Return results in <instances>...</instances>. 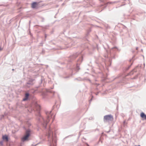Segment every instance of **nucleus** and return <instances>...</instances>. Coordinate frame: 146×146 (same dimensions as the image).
<instances>
[{"mask_svg":"<svg viewBox=\"0 0 146 146\" xmlns=\"http://www.w3.org/2000/svg\"><path fill=\"white\" fill-rule=\"evenodd\" d=\"M49 146H55L57 141L56 137L53 130L50 127L48 132L47 134Z\"/></svg>","mask_w":146,"mask_h":146,"instance_id":"f257e3e1","label":"nucleus"},{"mask_svg":"<svg viewBox=\"0 0 146 146\" xmlns=\"http://www.w3.org/2000/svg\"><path fill=\"white\" fill-rule=\"evenodd\" d=\"M51 112L52 111H51L46 112V114L47 115V119L46 120H45L43 117L41 116L40 114H38V121L39 122H41L42 123L45 128H46V125L49 121L50 117H52Z\"/></svg>","mask_w":146,"mask_h":146,"instance_id":"f03ea898","label":"nucleus"},{"mask_svg":"<svg viewBox=\"0 0 146 146\" xmlns=\"http://www.w3.org/2000/svg\"><path fill=\"white\" fill-rule=\"evenodd\" d=\"M30 131L29 129L26 130L25 135L22 138V141H26L30 135Z\"/></svg>","mask_w":146,"mask_h":146,"instance_id":"7ed1b4c3","label":"nucleus"},{"mask_svg":"<svg viewBox=\"0 0 146 146\" xmlns=\"http://www.w3.org/2000/svg\"><path fill=\"white\" fill-rule=\"evenodd\" d=\"M113 119L112 116L111 115H106L104 117V122L108 121H112Z\"/></svg>","mask_w":146,"mask_h":146,"instance_id":"20e7f679","label":"nucleus"},{"mask_svg":"<svg viewBox=\"0 0 146 146\" xmlns=\"http://www.w3.org/2000/svg\"><path fill=\"white\" fill-rule=\"evenodd\" d=\"M2 139L3 140H5L6 141H8V138L6 135H3Z\"/></svg>","mask_w":146,"mask_h":146,"instance_id":"39448f33","label":"nucleus"},{"mask_svg":"<svg viewBox=\"0 0 146 146\" xmlns=\"http://www.w3.org/2000/svg\"><path fill=\"white\" fill-rule=\"evenodd\" d=\"M37 3L36 2H34L32 4L31 7L32 8H34L36 7Z\"/></svg>","mask_w":146,"mask_h":146,"instance_id":"423d86ee","label":"nucleus"},{"mask_svg":"<svg viewBox=\"0 0 146 146\" xmlns=\"http://www.w3.org/2000/svg\"><path fill=\"white\" fill-rule=\"evenodd\" d=\"M34 80H30L27 83V84H29L30 85H32L33 84V81Z\"/></svg>","mask_w":146,"mask_h":146,"instance_id":"0eeeda50","label":"nucleus"},{"mask_svg":"<svg viewBox=\"0 0 146 146\" xmlns=\"http://www.w3.org/2000/svg\"><path fill=\"white\" fill-rule=\"evenodd\" d=\"M29 96V94L28 93H26L25 94V98L23 99V100L24 101H25L28 98V97Z\"/></svg>","mask_w":146,"mask_h":146,"instance_id":"6e6552de","label":"nucleus"},{"mask_svg":"<svg viewBox=\"0 0 146 146\" xmlns=\"http://www.w3.org/2000/svg\"><path fill=\"white\" fill-rule=\"evenodd\" d=\"M36 108L37 110L39 111L40 109V106L38 104H36Z\"/></svg>","mask_w":146,"mask_h":146,"instance_id":"1a4fd4ad","label":"nucleus"},{"mask_svg":"<svg viewBox=\"0 0 146 146\" xmlns=\"http://www.w3.org/2000/svg\"><path fill=\"white\" fill-rule=\"evenodd\" d=\"M140 116L142 118H143L144 117L145 119V115L144 113H141V114Z\"/></svg>","mask_w":146,"mask_h":146,"instance_id":"9d476101","label":"nucleus"},{"mask_svg":"<svg viewBox=\"0 0 146 146\" xmlns=\"http://www.w3.org/2000/svg\"><path fill=\"white\" fill-rule=\"evenodd\" d=\"M82 57L78 60V63H79V61L81 62L82 61Z\"/></svg>","mask_w":146,"mask_h":146,"instance_id":"9b49d317","label":"nucleus"},{"mask_svg":"<svg viewBox=\"0 0 146 146\" xmlns=\"http://www.w3.org/2000/svg\"><path fill=\"white\" fill-rule=\"evenodd\" d=\"M133 71L135 72H136V71L134 70H133L132 72H131L130 74H129V75H133Z\"/></svg>","mask_w":146,"mask_h":146,"instance_id":"f8f14e48","label":"nucleus"},{"mask_svg":"<svg viewBox=\"0 0 146 146\" xmlns=\"http://www.w3.org/2000/svg\"><path fill=\"white\" fill-rule=\"evenodd\" d=\"M0 144L1 145H2L3 144V141H1L0 142Z\"/></svg>","mask_w":146,"mask_h":146,"instance_id":"ddd939ff","label":"nucleus"},{"mask_svg":"<svg viewBox=\"0 0 146 146\" xmlns=\"http://www.w3.org/2000/svg\"><path fill=\"white\" fill-rule=\"evenodd\" d=\"M125 121H124V122H123V123L124 124L125 123Z\"/></svg>","mask_w":146,"mask_h":146,"instance_id":"4468645a","label":"nucleus"},{"mask_svg":"<svg viewBox=\"0 0 146 146\" xmlns=\"http://www.w3.org/2000/svg\"><path fill=\"white\" fill-rule=\"evenodd\" d=\"M12 70H13V71H14V69H12Z\"/></svg>","mask_w":146,"mask_h":146,"instance_id":"2eb2a0df","label":"nucleus"},{"mask_svg":"<svg viewBox=\"0 0 146 146\" xmlns=\"http://www.w3.org/2000/svg\"><path fill=\"white\" fill-rule=\"evenodd\" d=\"M135 146H140L139 145H138V146L135 145Z\"/></svg>","mask_w":146,"mask_h":146,"instance_id":"dca6fc26","label":"nucleus"},{"mask_svg":"<svg viewBox=\"0 0 146 146\" xmlns=\"http://www.w3.org/2000/svg\"><path fill=\"white\" fill-rule=\"evenodd\" d=\"M98 94V93H97V94H96V95H97Z\"/></svg>","mask_w":146,"mask_h":146,"instance_id":"f3484780","label":"nucleus"},{"mask_svg":"<svg viewBox=\"0 0 146 146\" xmlns=\"http://www.w3.org/2000/svg\"><path fill=\"white\" fill-rule=\"evenodd\" d=\"M98 94V93H97V94H96V95H97Z\"/></svg>","mask_w":146,"mask_h":146,"instance_id":"a211bd4d","label":"nucleus"},{"mask_svg":"<svg viewBox=\"0 0 146 146\" xmlns=\"http://www.w3.org/2000/svg\"><path fill=\"white\" fill-rule=\"evenodd\" d=\"M98 94V93H97V94H96V95H97Z\"/></svg>","mask_w":146,"mask_h":146,"instance_id":"6ab92c4d","label":"nucleus"},{"mask_svg":"<svg viewBox=\"0 0 146 146\" xmlns=\"http://www.w3.org/2000/svg\"><path fill=\"white\" fill-rule=\"evenodd\" d=\"M92 99H91L90 100V102L91 101Z\"/></svg>","mask_w":146,"mask_h":146,"instance_id":"aec40b11","label":"nucleus"},{"mask_svg":"<svg viewBox=\"0 0 146 146\" xmlns=\"http://www.w3.org/2000/svg\"><path fill=\"white\" fill-rule=\"evenodd\" d=\"M137 48H137H137H136V49H137Z\"/></svg>","mask_w":146,"mask_h":146,"instance_id":"412c9836","label":"nucleus"},{"mask_svg":"<svg viewBox=\"0 0 146 146\" xmlns=\"http://www.w3.org/2000/svg\"><path fill=\"white\" fill-rule=\"evenodd\" d=\"M0 49L1 50H2V49L1 48H0Z\"/></svg>","mask_w":146,"mask_h":146,"instance_id":"4be33fe9","label":"nucleus"},{"mask_svg":"<svg viewBox=\"0 0 146 146\" xmlns=\"http://www.w3.org/2000/svg\"><path fill=\"white\" fill-rule=\"evenodd\" d=\"M76 56L75 57H76Z\"/></svg>","mask_w":146,"mask_h":146,"instance_id":"5701e85b","label":"nucleus"},{"mask_svg":"<svg viewBox=\"0 0 146 146\" xmlns=\"http://www.w3.org/2000/svg\"><path fill=\"white\" fill-rule=\"evenodd\" d=\"M88 146H89L88 145Z\"/></svg>","mask_w":146,"mask_h":146,"instance_id":"b1692460","label":"nucleus"}]
</instances>
